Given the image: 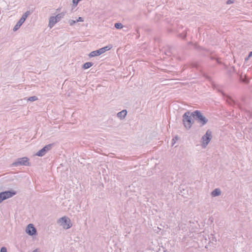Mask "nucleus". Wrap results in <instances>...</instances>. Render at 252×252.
I'll return each instance as SVG.
<instances>
[{"mask_svg":"<svg viewBox=\"0 0 252 252\" xmlns=\"http://www.w3.org/2000/svg\"><path fill=\"white\" fill-rule=\"evenodd\" d=\"M92 65H93L92 63H91L90 62H87L84 64L83 68L84 69H87V68H89L90 67H91L92 66Z\"/></svg>","mask_w":252,"mask_h":252,"instance_id":"nucleus-14","label":"nucleus"},{"mask_svg":"<svg viewBox=\"0 0 252 252\" xmlns=\"http://www.w3.org/2000/svg\"><path fill=\"white\" fill-rule=\"evenodd\" d=\"M111 48H112L111 45L105 46V47L101 48L97 50L92 52L90 53V56L91 57H94V56H99V55L104 53L106 51L109 50Z\"/></svg>","mask_w":252,"mask_h":252,"instance_id":"nucleus-3","label":"nucleus"},{"mask_svg":"<svg viewBox=\"0 0 252 252\" xmlns=\"http://www.w3.org/2000/svg\"><path fill=\"white\" fill-rule=\"evenodd\" d=\"M212 137L211 131L208 130L206 134L202 138V145L203 147H205L209 143Z\"/></svg>","mask_w":252,"mask_h":252,"instance_id":"nucleus-5","label":"nucleus"},{"mask_svg":"<svg viewBox=\"0 0 252 252\" xmlns=\"http://www.w3.org/2000/svg\"><path fill=\"white\" fill-rule=\"evenodd\" d=\"M29 159L27 158L24 157L22 158H19L18 161L15 162L14 164L15 165H29Z\"/></svg>","mask_w":252,"mask_h":252,"instance_id":"nucleus-10","label":"nucleus"},{"mask_svg":"<svg viewBox=\"0 0 252 252\" xmlns=\"http://www.w3.org/2000/svg\"><path fill=\"white\" fill-rule=\"evenodd\" d=\"M29 14V12H26L21 17V18L19 20L18 22L14 27L13 30L14 31H17L22 25V24L25 22Z\"/></svg>","mask_w":252,"mask_h":252,"instance_id":"nucleus-7","label":"nucleus"},{"mask_svg":"<svg viewBox=\"0 0 252 252\" xmlns=\"http://www.w3.org/2000/svg\"><path fill=\"white\" fill-rule=\"evenodd\" d=\"M58 22V20L57 19V17H51L49 19V26L51 28H52L54 25Z\"/></svg>","mask_w":252,"mask_h":252,"instance_id":"nucleus-11","label":"nucleus"},{"mask_svg":"<svg viewBox=\"0 0 252 252\" xmlns=\"http://www.w3.org/2000/svg\"><path fill=\"white\" fill-rule=\"evenodd\" d=\"M76 22V21H75L71 20V21L70 22V25L71 26H72V25H73L74 24H75Z\"/></svg>","mask_w":252,"mask_h":252,"instance_id":"nucleus-22","label":"nucleus"},{"mask_svg":"<svg viewBox=\"0 0 252 252\" xmlns=\"http://www.w3.org/2000/svg\"><path fill=\"white\" fill-rule=\"evenodd\" d=\"M16 194L14 191H7L0 193V203L3 200L9 198Z\"/></svg>","mask_w":252,"mask_h":252,"instance_id":"nucleus-6","label":"nucleus"},{"mask_svg":"<svg viewBox=\"0 0 252 252\" xmlns=\"http://www.w3.org/2000/svg\"><path fill=\"white\" fill-rule=\"evenodd\" d=\"M26 232L29 235H33L36 234V230L32 224H29L26 227Z\"/></svg>","mask_w":252,"mask_h":252,"instance_id":"nucleus-8","label":"nucleus"},{"mask_svg":"<svg viewBox=\"0 0 252 252\" xmlns=\"http://www.w3.org/2000/svg\"><path fill=\"white\" fill-rule=\"evenodd\" d=\"M115 27L117 29H121L123 28V26L121 23H116L115 24Z\"/></svg>","mask_w":252,"mask_h":252,"instance_id":"nucleus-16","label":"nucleus"},{"mask_svg":"<svg viewBox=\"0 0 252 252\" xmlns=\"http://www.w3.org/2000/svg\"><path fill=\"white\" fill-rule=\"evenodd\" d=\"M83 19L82 17H79L78 19L77 20L76 22H83Z\"/></svg>","mask_w":252,"mask_h":252,"instance_id":"nucleus-20","label":"nucleus"},{"mask_svg":"<svg viewBox=\"0 0 252 252\" xmlns=\"http://www.w3.org/2000/svg\"><path fill=\"white\" fill-rule=\"evenodd\" d=\"M33 252H39L37 250H35Z\"/></svg>","mask_w":252,"mask_h":252,"instance_id":"nucleus-24","label":"nucleus"},{"mask_svg":"<svg viewBox=\"0 0 252 252\" xmlns=\"http://www.w3.org/2000/svg\"><path fill=\"white\" fill-rule=\"evenodd\" d=\"M189 113H186L184 114L183 116V122L185 126L187 128H189L191 127V125L192 124V122L191 121V118L189 116Z\"/></svg>","mask_w":252,"mask_h":252,"instance_id":"nucleus-4","label":"nucleus"},{"mask_svg":"<svg viewBox=\"0 0 252 252\" xmlns=\"http://www.w3.org/2000/svg\"><path fill=\"white\" fill-rule=\"evenodd\" d=\"M220 194V191L218 189H215L212 192V195L213 196H216L219 195Z\"/></svg>","mask_w":252,"mask_h":252,"instance_id":"nucleus-13","label":"nucleus"},{"mask_svg":"<svg viewBox=\"0 0 252 252\" xmlns=\"http://www.w3.org/2000/svg\"><path fill=\"white\" fill-rule=\"evenodd\" d=\"M192 117L196 119L197 121L200 123L201 125H204L207 122V119L203 116L199 111H195L192 113Z\"/></svg>","mask_w":252,"mask_h":252,"instance_id":"nucleus-1","label":"nucleus"},{"mask_svg":"<svg viewBox=\"0 0 252 252\" xmlns=\"http://www.w3.org/2000/svg\"><path fill=\"white\" fill-rule=\"evenodd\" d=\"M63 14H59L55 17H57V19L58 20V21L63 17Z\"/></svg>","mask_w":252,"mask_h":252,"instance_id":"nucleus-17","label":"nucleus"},{"mask_svg":"<svg viewBox=\"0 0 252 252\" xmlns=\"http://www.w3.org/2000/svg\"><path fill=\"white\" fill-rule=\"evenodd\" d=\"M0 252H7L6 249L5 247H2L0 250Z\"/></svg>","mask_w":252,"mask_h":252,"instance_id":"nucleus-18","label":"nucleus"},{"mask_svg":"<svg viewBox=\"0 0 252 252\" xmlns=\"http://www.w3.org/2000/svg\"><path fill=\"white\" fill-rule=\"evenodd\" d=\"M251 56H252V52H251L250 53H249V56H248V58L247 59H248L249 58H250Z\"/></svg>","mask_w":252,"mask_h":252,"instance_id":"nucleus-23","label":"nucleus"},{"mask_svg":"<svg viewBox=\"0 0 252 252\" xmlns=\"http://www.w3.org/2000/svg\"><path fill=\"white\" fill-rule=\"evenodd\" d=\"M52 145L49 144L48 145L45 146L44 148H43L41 150H39L36 154V155L42 157L44 156L45 153L51 149Z\"/></svg>","mask_w":252,"mask_h":252,"instance_id":"nucleus-9","label":"nucleus"},{"mask_svg":"<svg viewBox=\"0 0 252 252\" xmlns=\"http://www.w3.org/2000/svg\"><path fill=\"white\" fill-rule=\"evenodd\" d=\"M233 2H234V0H228L226 3H227V4H229L233 3Z\"/></svg>","mask_w":252,"mask_h":252,"instance_id":"nucleus-19","label":"nucleus"},{"mask_svg":"<svg viewBox=\"0 0 252 252\" xmlns=\"http://www.w3.org/2000/svg\"><path fill=\"white\" fill-rule=\"evenodd\" d=\"M127 113V112L126 110H123L122 111L119 112L117 114V116L119 118L121 119H123L125 117Z\"/></svg>","mask_w":252,"mask_h":252,"instance_id":"nucleus-12","label":"nucleus"},{"mask_svg":"<svg viewBox=\"0 0 252 252\" xmlns=\"http://www.w3.org/2000/svg\"><path fill=\"white\" fill-rule=\"evenodd\" d=\"M38 99L37 97L35 96H31L28 98V100L31 101H34L35 100H37Z\"/></svg>","mask_w":252,"mask_h":252,"instance_id":"nucleus-15","label":"nucleus"},{"mask_svg":"<svg viewBox=\"0 0 252 252\" xmlns=\"http://www.w3.org/2000/svg\"><path fill=\"white\" fill-rule=\"evenodd\" d=\"M59 223L64 229H68L72 225L70 219L65 217L60 219L59 220Z\"/></svg>","mask_w":252,"mask_h":252,"instance_id":"nucleus-2","label":"nucleus"},{"mask_svg":"<svg viewBox=\"0 0 252 252\" xmlns=\"http://www.w3.org/2000/svg\"><path fill=\"white\" fill-rule=\"evenodd\" d=\"M79 1L78 0H73V3L75 5V6L78 4Z\"/></svg>","mask_w":252,"mask_h":252,"instance_id":"nucleus-21","label":"nucleus"}]
</instances>
